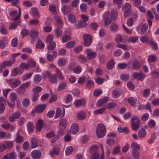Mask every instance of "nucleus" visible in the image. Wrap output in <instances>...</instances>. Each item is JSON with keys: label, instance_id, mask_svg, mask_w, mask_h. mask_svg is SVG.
Listing matches in <instances>:
<instances>
[{"label": "nucleus", "instance_id": "1", "mask_svg": "<svg viewBox=\"0 0 159 159\" xmlns=\"http://www.w3.org/2000/svg\"><path fill=\"white\" fill-rule=\"evenodd\" d=\"M106 132V127L103 124L100 123L97 125L96 129V133L98 137L100 138L104 137Z\"/></svg>", "mask_w": 159, "mask_h": 159}, {"label": "nucleus", "instance_id": "2", "mask_svg": "<svg viewBox=\"0 0 159 159\" xmlns=\"http://www.w3.org/2000/svg\"><path fill=\"white\" fill-rule=\"evenodd\" d=\"M19 9V14L16 17L12 19V20L14 21L13 24H11L9 27V29L11 30H13L15 29L17 26L18 25L19 23L20 22V16L21 15V10L20 8L18 7Z\"/></svg>", "mask_w": 159, "mask_h": 159}, {"label": "nucleus", "instance_id": "3", "mask_svg": "<svg viewBox=\"0 0 159 159\" xmlns=\"http://www.w3.org/2000/svg\"><path fill=\"white\" fill-rule=\"evenodd\" d=\"M140 120L137 117H134L131 120V127L134 131L137 130L140 128L139 123Z\"/></svg>", "mask_w": 159, "mask_h": 159}, {"label": "nucleus", "instance_id": "4", "mask_svg": "<svg viewBox=\"0 0 159 159\" xmlns=\"http://www.w3.org/2000/svg\"><path fill=\"white\" fill-rule=\"evenodd\" d=\"M84 44L85 46H89L91 44L92 40L91 36L89 34H84L83 36Z\"/></svg>", "mask_w": 159, "mask_h": 159}, {"label": "nucleus", "instance_id": "5", "mask_svg": "<svg viewBox=\"0 0 159 159\" xmlns=\"http://www.w3.org/2000/svg\"><path fill=\"white\" fill-rule=\"evenodd\" d=\"M15 61V59H13L11 60L5 61L2 63L1 65L0 66V70H3V68H6L7 66H10L13 64Z\"/></svg>", "mask_w": 159, "mask_h": 159}, {"label": "nucleus", "instance_id": "6", "mask_svg": "<svg viewBox=\"0 0 159 159\" xmlns=\"http://www.w3.org/2000/svg\"><path fill=\"white\" fill-rule=\"evenodd\" d=\"M85 53L87 54V57L89 59L95 58L97 56V53L91 49H88L86 51Z\"/></svg>", "mask_w": 159, "mask_h": 159}, {"label": "nucleus", "instance_id": "7", "mask_svg": "<svg viewBox=\"0 0 159 159\" xmlns=\"http://www.w3.org/2000/svg\"><path fill=\"white\" fill-rule=\"evenodd\" d=\"M24 70L21 68L20 66L16 67L11 71V75L13 76H15L17 75H20L23 73Z\"/></svg>", "mask_w": 159, "mask_h": 159}, {"label": "nucleus", "instance_id": "8", "mask_svg": "<svg viewBox=\"0 0 159 159\" xmlns=\"http://www.w3.org/2000/svg\"><path fill=\"white\" fill-rule=\"evenodd\" d=\"M134 78L135 79H138V80H143L145 77V75L142 72H140L139 73L137 72H134L133 75Z\"/></svg>", "mask_w": 159, "mask_h": 159}, {"label": "nucleus", "instance_id": "9", "mask_svg": "<svg viewBox=\"0 0 159 159\" xmlns=\"http://www.w3.org/2000/svg\"><path fill=\"white\" fill-rule=\"evenodd\" d=\"M46 107L45 104H40L38 105L35 108V110H33L32 112L34 113L36 112L38 113H40L43 112Z\"/></svg>", "mask_w": 159, "mask_h": 159}, {"label": "nucleus", "instance_id": "10", "mask_svg": "<svg viewBox=\"0 0 159 159\" xmlns=\"http://www.w3.org/2000/svg\"><path fill=\"white\" fill-rule=\"evenodd\" d=\"M30 155L33 158L39 159L41 156V152L39 150H34L31 152Z\"/></svg>", "mask_w": 159, "mask_h": 159}, {"label": "nucleus", "instance_id": "11", "mask_svg": "<svg viewBox=\"0 0 159 159\" xmlns=\"http://www.w3.org/2000/svg\"><path fill=\"white\" fill-rule=\"evenodd\" d=\"M79 130L78 125L76 123L73 124L70 127V132L72 134H75L77 133Z\"/></svg>", "mask_w": 159, "mask_h": 159}, {"label": "nucleus", "instance_id": "12", "mask_svg": "<svg viewBox=\"0 0 159 159\" xmlns=\"http://www.w3.org/2000/svg\"><path fill=\"white\" fill-rule=\"evenodd\" d=\"M61 10L63 14L67 15L71 11L70 7L69 5H64L62 7Z\"/></svg>", "mask_w": 159, "mask_h": 159}, {"label": "nucleus", "instance_id": "13", "mask_svg": "<svg viewBox=\"0 0 159 159\" xmlns=\"http://www.w3.org/2000/svg\"><path fill=\"white\" fill-rule=\"evenodd\" d=\"M108 100L107 97H105L102 99L99 100L97 102L96 105L98 107H100L102 106L104 103H106Z\"/></svg>", "mask_w": 159, "mask_h": 159}, {"label": "nucleus", "instance_id": "14", "mask_svg": "<svg viewBox=\"0 0 159 159\" xmlns=\"http://www.w3.org/2000/svg\"><path fill=\"white\" fill-rule=\"evenodd\" d=\"M39 34V32L38 30L35 29H32L29 33V36L30 38L34 39L38 37Z\"/></svg>", "mask_w": 159, "mask_h": 159}, {"label": "nucleus", "instance_id": "15", "mask_svg": "<svg viewBox=\"0 0 159 159\" xmlns=\"http://www.w3.org/2000/svg\"><path fill=\"white\" fill-rule=\"evenodd\" d=\"M67 124V121L66 119H62L59 122V125L60 129H65Z\"/></svg>", "mask_w": 159, "mask_h": 159}, {"label": "nucleus", "instance_id": "16", "mask_svg": "<svg viewBox=\"0 0 159 159\" xmlns=\"http://www.w3.org/2000/svg\"><path fill=\"white\" fill-rule=\"evenodd\" d=\"M132 155L134 159H138L140 157V153L138 150L133 149L131 151Z\"/></svg>", "mask_w": 159, "mask_h": 159}, {"label": "nucleus", "instance_id": "17", "mask_svg": "<svg viewBox=\"0 0 159 159\" xmlns=\"http://www.w3.org/2000/svg\"><path fill=\"white\" fill-rule=\"evenodd\" d=\"M30 13L32 15L36 18H39L40 17V15H39V13L37 8H32L30 10Z\"/></svg>", "mask_w": 159, "mask_h": 159}, {"label": "nucleus", "instance_id": "18", "mask_svg": "<svg viewBox=\"0 0 159 159\" xmlns=\"http://www.w3.org/2000/svg\"><path fill=\"white\" fill-rule=\"evenodd\" d=\"M60 149L59 148H54L52 149V150L49 152V154L51 156L54 155H58L59 154Z\"/></svg>", "mask_w": 159, "mask_h": 159}, {"label": "nucleus", "instance_id": "19", "mask_svg": "<svg viewBox=\"0 0 159 159\" xmlns=\"http://www.w3.org/2000/svg\"><path fill=\"white\" fill-rule=\"evenodd\" d=\"M147 134V132L144 128H141L138 132V135L139 138H142L145 137Z\"/></svg>", "mask_w": 159, "mask_h": 159}, {"label": "nucleus", "instance_id": "20", "mask_svg": "<svg viewBox=\"0 0 159 159\" xmlns=\"http://www.w3.org/2000/svg\"><path fill=\"white\" fill-rule=\"evenodd\" d=\"M56 10V6L55 4H52L49 5L48 10L50 12L53 14H55Z\"/></svg>", "mask_w": 159, "mask_h": 159}, {"label": "nucleus", "instance_id": "21", "mask_svg": "<svg viewBox=\"0 0 159 159\" xmlns=\"http://www.w3.org/2000/svg\"><path fill=\"white\" fill-rule=\"evenodd\" d=\"M115 63L114 60L111 59L107 64V69L110 70L114 68Z\"/></svg>", "mask_w": 159, "mask_h": 159}, {"label": "nucleus", "instance_id": "22", "mask_svg": "<svg viewBox=\"0 0 159 159\" xmlns=\"http://www.w3.org/2000/svg\"><path fill=\"white\" fill-rule=\"evenodd\" d=\"M0 32L3 35L7 34L8 32L6 29L5 26L2 23H0Z\"/></svg>", "mask_w": 159, "mask_h": 159}, {"label": "nucleus", "instance_id": "23", "mask_svg": "<svg viewBox=\"0 0 159 159\" xmlns=\"http://www.w3.org/2000/svg\"><path fill=\"white\" fill-rule=\"evenodd\" d=\"M121 94L120 90L116 89L113 90L112 96L114 98H116L119 97Z\"/></svg>", "mask_w": 159, "mask_h": 159}, {"label": "nucleus", "instance_id": "24", "mask_svg": "<svg viewBox=\"0 0 159 159\" xmlns=\"http://www.w3.org/2000/svg\"><path fill=\"white\" fill-rule=\"evenodd\" d=\"M118 13L115 10H112L111 11V17L113 20H116L118 16Z\"/></svg>", "mask_w": 159, "mask_h": 159}, {"label": "nucleus", "instance_id": "25", "mask_svg": "<svg viewBox=\"0 0 159 159\" xmlns=\"http://www.w3.org/2000/svg\"><path fill=\"white\" fill-rule=\"evenodd\" d=\"M132 66L134 69L138 70L140 67V63L139 61L135 60L132 63Z\"/></svg>", "mask_w": 159, "mask_h": 159}, {"label": "nucleus", "instance_id": "26", "mask_svg": "<svg viewBox=\"0 0 159 159\" xmlns=\"http://www.w3.org/2000/svg\"><path fill=\"white\" fill-rule=\"evenodd\" d=\"M86 102L83 100V101L81 100H77L75 102V107H79L83 105L84 106L85 105Z\"/></svg>", "mask_w": 159, "mask_h": 159}, {"label": "nucleus", "instance_id": "27", "mask_svg": "<svg viewBox=\"0 0 159 159\" xmlns=\"http://www.w3.org/2000/svg\"><path fill=\"white\" fill-rule=\"evenodd\" d=\"M69 21L71 23L74 24L76 22L75 17L72 14H70L68 16Z\"/></svg>", "mask_w": 159, "mask_h": 159}, {"label": "nucleus", "instance_id": "28", "mask_svg": "<svg viewBox=\"0 0 159 159\" xmlns=\"http://www.w3.org/2000/svg\"><path fill=\"white\" fill-rule=\"evenodd\" d=\"M87 25L86 22L80 20L79 21L77 24H76L75 25L78 28H81L85 27Z\"/></svg>", "mask_w": 159, "mask_h": 159}, {"label": "nucleus", "instance_id": "29", "mask_svg": "<svg viewBox=\"0 0 159 159\" xmlns=\"http://www.w3.org/2000/svg\"><path fill=\"white\" fill-rule=\"evenodd\" d=\"M43 124V121L42 120L39 119L38 120L36 127V129L37 131H39L41 130Z\"/></svg>", "mask_w": 159, "mask_h": 159}, {"label": "nucleus", "instance_id": "30", "mask_svg": "<svg viewBox=\"0 0 159 159\" xmlns=\"http://www.w3.org/2000/svg\"><path fill=\"white\" fill-rule=\"evenodd\" d=\"M77 118L80 120H83L86 117V115L84 111H81L77 115Z\"/></svg>", "mask_w": 159, "mask_h": 159}, {"label": "nucleus", "instance_id": "31", "mask_svg": "<svg viewBox=\"0 0 159 159\" xmlns=\"http://www.w3.org/2000/svg\"><path fill=\"white\" fill-rule=\"evenodd\" d=\"M42 77L39 74L36 75L34 77V83L35 84H38L41 80Z\"/></svg>", "mask_w": 159, "mask_h": 159}, {"label": "nucleus", "instance_id": "32", "mask_svg": "<svg viewBox=\"0 0 159 159\" xmlns=\"http://www.w3.org/2000/svg\"><path fill=\"white\" fill-rule=\"evenodd\" d=\"M27 126L29 132L32 133L33 132L34 127L33 124L32 122H29L27 125Z\"/></svg>", "mask_w": 159, "mask_h": 159}, {"label": "nucleus", "instance_id": "33", "mask_svg": "<svg viewBox=\"0 0 159 159\" xmlns=\"http://www.w3.org/2000/svg\"><path fill=\"white\" fill-rule=\"evenodd\" d=\"M20 83L21 82L19 80H17L11 82L10 84V86L11 88H14L17 87Z\"/></svg>", "mask_w": 159, "mask_h": 159}, {"label": "nucleus", "instance_id": "34", "mask_svg": "<svg viewBox=\"0 0 159 159\" xmlns=\"http://www.w3.org/2000/svg\"><path fill=\"white\" fill-rule=\"evenodd\" d=\"M66 87V83L65 82H62L59 84L57 90L58 91H60L65 89Z\"/></svg>", "mask_w": 159, "mask_h": 159}, {"label": "nucleus", "instance_id": "35", "mask_svg": "<svg viewBox=\"0 0 159 159\" xmlns=\"http://www.w3.org/2000/svg\"><path fill=\"white\" fill-rule=\"evenodd\" d=\"M56 43L54 41L49 43L48 46V50L51 51L53 50L56 47Z\"/></svg>", "mask_w": 159, "mask_h": 159}, {"label": "nucleus", "instance_id": "36", "mask_svg": "<svg viewBox=\"0 0 159 159\" xmlns=\"http://www.w3.org/2000/svg\"><path fill=\"white\" fill-rule=\"evenodd\" d=\"M119 26L117 25L115 23H112L110 26V29L111 31H118Z\"/></svg>", "mask_w": 159, "mask_h": 159}, {"label": "nucleus", "instance_id": "37", "mask_svg": "<svg viewBox=\"0 0 159 159\" xmlns=\"http://www.w3.org/2000/svg\"><path fill=\"white\" fill-rule=\"evenodd\" d=\"M148 27V24L147 23L144 24L141 27L140 31V34H144L147 31Z\"/></svg>", "mask_w": 159, "mask_h": 159}, {"label": "nucleus", "instance_id": "38", "mask_svg": "<svg viewBox=\"0 0 159 159\" xmlns=\"http://www.w3.org/2000/svg\"><path fill=\"white\" fill-rule=\"evenodd\" d=\"M5 150L6 149H10L13 146V143L11 142H7L3 143Z\"/></svg>", "mask_w": 159, "mask_h": 159}, {"label": "nucleus", "instance_id": "39", "mask_svg": "<svg viewBox=\"0 0 159 159\" xmlns=\"http://www.w3.org/2000/svg\"><path fill=\"white\" fill-rule=\"evenodd\" d=\"M106 109V108H105L104 106L94 111V113L95 115H97L98 114H102L105 111Z\"/></svg>", "mask_w": 159, "mask_h": 159}, {"label": "nucleus", "instance_id": "40", "mask_svg": "<svg viewBox=\"0 0 159 159\" xmlns=\"http://www.w3.org/2000/svg\"><path fill=\"white\" fill-rule=\"evenodd\" d=\"M116 105V103L112 102H109L107 104V106H105L104 107L105 108H106V109H108L110 110L112 108H114Z\"/></svg>", "mask_w": 159, "mask_h": 159}, {"label": "nucleus", "instance_id": "41", "mask_svg": "<svg viewBox=\"0 0 159 159\" xmlns=\"http://www.w3.org/2000/svg\"><path fill=\"white\" fill-rule=\"evenodd\" d=\"M32 148H35L38 146V140L35 138H33L31 140Z\"/></svg>", "mask_w": 159, "mask_h": 159}, {"label": "nucleus", "instance_id": "42", "mask_svg": "<svg viewBox=\"0 0 159 159\" xmlns=\"http://www.w3.org/2000/svg\"><path fill=\"white\" fill-rule=\"evenodd\" d=\"M44 46V44L42 42L39 40L36 42V48H37L41 49L43 48Z\"/></svg>", "mask_w": 159, "mask_h": 159}, {"label": "nucleus", "instance_id": "43", "mask_svg": "<svg viewBox=\"0 0 159 159\" xmlns=\"http://www.w3.org/2000/svg\"><path fill=\"white\" fill-rule=\"evenodd\" d=\"M42 89L41 87L37 86L33 89L32 92L35 94H39L38 93L41 91Z\"/></svg>", "mask_w": 159, "mask_h": 159}, {"label": "nucleus", "instance_id": "44", "mask_svg": "<svg viewBox=\"0 0 159 159\" xmlns=\"http://www.w3.org/2000/svg\"><path fill=\"white\" fill-rule=\"evenodd\" d=\"M66 62V59L63 58H61L58 59V64L60 66H62L65 65Z\"/></svg>", "mask_w": 159, "mask_h": 159}, {"label": "nucleus", "instance_id": "45", "mask_svg": "<svg viewBox=\"0 0 159 159\" xmlns=\"http://www.w3.org/2000/svg\"><path fill=\"white\" fill-rule=\"evenodd\" d=\"M28 64L32 68H34L36 66V62L32 59L28 60Z\"/></svg>", "mask_w": 159, "mask_h": 159}, {"label": "nucleus", "instance_id": "46", "mask_svg": "<svg viewBox=\"0 0 159 159\" xmlns=\"http://www.w3.org/2000/svg\"><path fill=\"white\" fill-rule=\"evenodd\" d=\"M128 102L130 103L131 105L133 106H135V105L136 100L134 98L130 97L128 99Z\"/></svg>", "mask_w": 159, "mask_h": 159}, {"label": "nucleus", "instance_id": "47", "mask_svg": "<svg viewBox=\"0 0 159 159\" xmlns=\"http://www.w3.org/2000/svg\"><path fill=\"white\" fill-rule=\"evenodd\" d=\"M16 91L18 94L21 95L23 94L25 92V90L20 86L16 89Z\"/></svg>", "mask_w": 159, "mask_h": 159}, {"label": "nucleus", "instance_id": "48", "mask_svg": "<svg viewBox=\"0 0 159 159\" xmlns=\"http://www.w3.org/2000/svg\"><path fill=\"white\" fill-rule=\"evenodd\" d=\"M56 72L58 78L60 80H64V77L59 70L57 69L56 70Z\"/></svg>", "mask_w": 159, "mask_h": 159}, {"label": "nucleus", "instance_id": "49", "mask_svg": "<svg viewBox=\"0 0 159 159\" xmlns=\"http://www.w3.org/2000/svg\"><path fill=\"white\" fill-rule=\"evenodd\" d=\"M50 80L52 84H54L57 83V80L56 75L55 74L52 75L50 76Z\"/></svg>", "mask_w": 159, "mask_h": 159}, {"label": "nucleus", "instance_id": "50", "mask_svg": "<svg viewBox=\"0 0 159 159\" xmlns=\"http://www.w3.org/2000/svg\"><path fill=\"white\" fill-rule=\"evenodd\" d=\"M94 84V83L93 81L89 80L87 82L86 86L87 89H90L93 86Z\"/></svg>", "mask_w": 159, "mask_h": 159}, {"label": "nucleus", "instance_id": "51", "mask_svg": "<svg viewBox=\"0 0 159 159\" xmlns=\"http://www.w3.org/2000/svg\"><path fill=\"white\" fill-rule=\"evenodd\" d=\"M131 146L133 148V149L139 150L140 148V146L137 143L132 142L131 143Z\"/></svg>", "mask_w": 159, "mask_h": 159}, {"label": "nucleus", "instance_id": "52", "mask_svg": "<svg viewBox=\"0 0 159 159\" xmlns=\"http://www.w3.org/2000/svg\"><path fill=\"white\" fill-rule=\"evenodd\" d=\"M55 34L57 37L59 38L62 35V31L59 28H57L55 31Z\"/></svg>", "mask_w": 159, "mask_h": 159}, {"label": "nucleus", "instance_id": "53", "mask_svg": "<svg viewBox=\"0 0 159 159\" xmlns=\"http://www.w3.org/2000/svg\"><path fill=\"white\" fill-rule=\"evenodd\" d=\"M75 44L76 43L75 41H70L66 43V46L67 48H72L75 46Z\"/></svg>", "mask_w": 159, "mask_h": 159}, {"label": "nucleus", "instance_id": "54", "mask_svg": "<svg viewBox=\"0 0 159 159\" xmlns=\"http://www.w3.org/2000/svg\"><path fill=\"white\" fill-rule=\"evenodd\" d=\"M71 38L69 35H65L62 37L61 40L63 43H66L70 40Z\"/></svg>", "mask_w": 159, "mask_h": 159}, {"label": "nucleus", "instance_id": "55", "mask_svg": "<svg viewBox=\"0 0 159 159\" xmlns=\"http://www.w3.org/2000/svg\"><path fill=\"white\" fill-rule=\"evenodd\" d=\"M78 58L79 61L83 63H85L87 61L86 58L83 55H79Z\"/></svg>", "mask_w": 159, "mask_h": 159}, {"label": "nucleus", "instance_id": "56", "mask_svg": "<svg viewBox=\"0 0 159 159\" xmlns=\"http://www.w3.org/2000/svg\"><path fill=\"white\" fill-rule=\"evenodd\" d=\"M82 50V48L81 46H76L74 49V51L76 53L78 54Z\"/></svg>", "mask_w": 159, "mask_h": 159}, {"label": "nucleus", "instance_id": "57", "mask_svg": "<svg viewBox=\"0 0 159 159\" xmlns=\"http://www.w3.org/2000/svg\"><path fill=\"white\" fill-rule=\"evenodd\" d=\"M129 78V74H122L120 76V79L123 81H126Z\"/></svg>", "mask_w": 159, "mask_h": 159}, {"label": "nucleus", "instance_id": "58", "mask_svg": "<svg viewBox=\"0 0 159 159\" xmlns=\"http://www.w3.org/2000/svg\"><path fill=\"white\" fill-rule=\"evenodd\" d=\"M32 74L33 73L31 72L24 75L22 77V80L25 81L29 79L31 77Z\"/></svg>", "mask_w": 159, "mask_h": 159}, {"label": "nucleus", "instance_id": "59", "mask_svg": "<svg viewBox=\"0 0 159 159\" xmlns=\"http://www.w3.org/2000/svg\"><path fill=\"white\" fill-rule=\"evenodd\" d=\"M10 98L11 101L15 102L17 99V95L16 93H13L10 96Z\"/></svg>", "mask_w": 159, "mask_h": 159}, {"label": "nucleus", "instance_id": "60", "mask_svg": "<svg viewBox=\"0 0 159 159\" xmlns=\"http://www.w3.org/2000/svg\"><path fill=\"white\" fill-rule=\"evenodd\" d=\"M39 21L36 19H33L30 20L29 23L30 25H37L39 24Z\"/></svg>", "mask_w": 159, "mask_h": 159}, {"label": "nucleus", "instance_id": "61", "mask_svg": "<svg viewBox=\"0 0 159 159\" xmlns=\"http://www.w3.org/2000/svg\"><path fill=\"white\" fill-rule=\"evenodd\" d=\"M156 125V122L153 120H151L148 123V126L150 128H153Z\"/></svg>", "mask_w": 159, "mask_h": 159}, {"label": "nucleus", "instance_id": "62", "mask_svg": "<svg viewBox=\"0 0 159 159\" xmlns=\"http://www.w3.org/2000/svg\"><path fill=\"white\" fill-rule=\"evenodd\" d=\"M30 103V101L27 98H25L22 101V105L24 107H26L29 105Z\"/></svg>", "mask_w": 159, "mask_h": 159}, {"label": "nucleus", "instance_id": "63", "mask_svg": "<svg viewBox=\"0 0 159 159\" xmlns=\"http://www.w3.org/2000/svg\"><path fill=\"white\" fill-rule=\"evenodd\" d=\"M73 151V148L71 146H69L67 147L66 150V155H69Z\"/></svg>", "mask_w": 159, "mask_h": 159}, {"label": "nucleus", "instance_id": "64", "mask_svg": "<svg viewBox=\"0 0 159 159\" xmlns=\"http://www.w3.org/2000/svg\"><path fill=\"white\" fill-rule=\"evenodd\" d=\"M72 98L71 95L69 94L67 95L65 101V103L66 104L69 103L72 101Z\"/></svg>", "mask_w": 159, "mask_h": 159}]
</instances>
